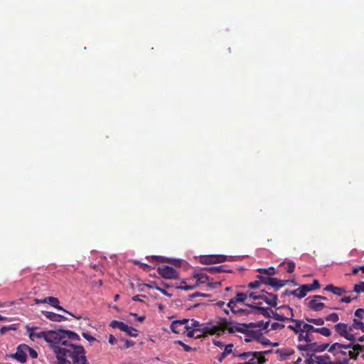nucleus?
Wrapping results in <instances>:
<instances>
[{
    "label": "nucleus",
    "mask_w": 364,
    "mask_h": 364,
    "mask_svg": "<svg viewBox=\"0 0 364 364\" xmlns=\"http://www.w3.org/2000/svg\"><path fill=\"white\" fill-rule=\"evenodd\" d=\"M257 278L259 280L260 284H264L268 285L272 277L269 276L262 275V274L257 276Z\"/></svg>",
    "instance_id": "39"
},
{
    "label": "nucleus",
    "mask_w": 364,
    "mask_h": 364,
    "mask_svg": "<svg viewBox=\"0 0 364 364\" xmlns=\"http://www.w3.org/2000/svg\"><path fill=\"white\" fill-rule=\"evenodd\" d=\"M182 328L183 326H181V323H179V321L177 320L173 321L171 324V329L175 333H180L181 331H183Z\"/></svg>",
    "instance_id": "31"
},
{
    "label": "nucleus",
    "mask_w": 364,
    "mask_h": 364,
    "mask_svg": "<svg viewBox=\"0 0 364 364\" xmlns=\"http://www.w3.org/2000/svg\"><path fill=\"white\" fill-rule=\"evenodd\" d=\"M272 316L274 319L279 321H284L288 320H292L291 317H284V315L277 313V311H271Z\"/></svg>",
    "instance_id": "29"
},
{
    "label": "nucleus",
    "mask_w": 364,
    "mask_h": 364,
    "mask_svg": "<svg viewBox=\"0 0 364 364\" xmlns=\"http://www.w3.org/2000/svg\"><path fill=\"white\" fill-rule=\"evenodd\" d=\"M191 326H189V328H191V329L200 328H203V327H204V326H206L208 324V323H200L199 321H198L196 320H194V319H191Z\"/></svg>",
    "instance_id": "37"
},
{
    "label": "nucleus",
    "mask_w": 364,
    "mask_h": 364,
    "mask_svg": "<svg viewBox=\"0 0 364 364\" xmlns=\"http://www.w3.org/2000/svg\"><path fill=\"white\" fill-rule=\"evenodd\" d=\"M257 272L259 274H265V276H269V277L274 275L276 274V271L274 267H269V268H266V269L260 268V269H257Z\"/></svg>",
    "instance_id": "32"
},
{
    "label": "nucleus",
    "mask_w": 364,
    "mask_h": 364,
    "mask_svg": "<svg viewBox=\"0 0 364 364\" xmlns=\"http://www.w3.org/2000/svg\"><path fill=\"white\" fill-rule=\"evenodd\" d=\"M252 353L253 352H245L237 355L234 353L235 355L240 357L242 360H249Z\"/></svg>",
    "instance_id": "46"
},
{
    "label": "nucleus",
    "mask_w": 364,
    "mask_h": 364,
    "mask_svg": "<svg viewBox=\"0 0 364 364\" xmlns=\"http://www.w3.org/2000/svg\"><path fill=\"white\" fill-rule=\"evenodd\" d=\"M230 323H227L225 321H223V318L219 321H211L208 322L206 326L200 328L191 329L189 325L183 327V329L187 333V336L189 338H200L208 336H220L223 333L228 332L232 333L234 331H240V328H232L229 326Z\"/></svg>",
    "instance_id": "1"
},
{
    "label": "nucleus",
    "mask_w": 364,
    "mask_h": 364,
    "mask_svg": "<svg viewBox=\"0 0 364 364\" xmlns=\"http://www.w3.org/2000/svg\"><path fill=\"white\" fill-rule=\"evenodd\" d=\"M299 341H306L307 343H311L314 340V336L311 333H300L298 336Z\"/></svg>",
    "instance_id": "24"
},
{
    "label": "nucleus",
    "mask_w": 364,
    "mask_h": 364,
    "mask_svg": "<svg viewBox=\"0 0 364 364\" xmlns=\"http://www.w3.org/2000/svg\"><path fill=\"white\" fill-rule=\"evenodd\" d=\"M228 306L230 309L231 311L235 314L242 315L245 313V310L242 309H236V303L233 299H230L228 304Z\"/></svg>",
    "instance_id": "23"
},
{
    "label": "nucleus",
    "mask_w": 364,
    "mask_h": 364,
    "mask_svg": "<svg viewBox=\"0 0 364 364\" xmlns=\"http://www.w3.org/2000/svg\"><path fill=\"white\" fill-rule=\"evenodd\" d=\"M325 291L332 292L333 294L337 296H342L343 294L347 293V291L343 287H337L333 284H328L324 288Z\"/></svg>",
    "instance_id": "16"
},
{
    "label": "nucleus",
    "mask_w": 364,
    "mask_h": 364,
    "mask_svg": "<svg viewBox=\"0 0 364 364\" xmlns=\"http://www.w3.org/2000/svg\"><path fill=\"white\" fill-rule=\"evenodd\" d=\"M290 321L294 323L295 325H289L288 326L287 328L293 331L296 334H299L300 333H302L303 320H296L292 318V320Z\"/></svg>",
    "instance_id": "19"
},
{
    "label": "nucleus",
    "mask_w": 364,
    "mask_h": 364,
    "mask_svg": "<svg viewBox=\"0 0 364 364\" xmlns=\"http://www.w3.org/2000/svg\"><path fill=\"white\" fill-rule=\"evenodd\" d=\"M355 316L360 319H362L364 317V309H358L355 311Z\"/></svg>",
    "instance_id": "56"
},
{
    "label": "nucleus",
    "mask_w": 364,
    "mask_h": 364,
    "mask_svg": "<svg viewBox=\"0 0 364 364\" xmlns=\"http://www.w3.org/2000/svg\"><path fill=\"white\" fill-rule=\"evenodd\" d=\"M27 353H29L30 356L32 358H38V353L36 350L30 348L28 346V349H27Z\"/></svg>",
    "instance_id": "55"
},
{
    "label": "nucleus",
    "mask_w": 364,
    "mask_h": 364,
    "mask_svg": "<svg viewBox=\"0 0 364 364\" xmlns=\"http://www.w3.org/2000/svg\"><path fill=\"white\" fill-rule=\"evenodd\" d=\"M261 303H257V305H249L250 307L257 309L259 313L267 318H271V309L268 308L262 307L259 305Z\"/></svg>",
    "instance_id": "20"
},
{
    "label": "nucleus",
    "mask_w": 364,
    "mask_h": 364,
    "mask_svg": "<svg viewBox=\"0 0 364 364\" xmlns=\"http://www.w3.org/2000/svg\"><path fill=\"white\" fill-rule=\"evenodd\" d=\"M298 348L300 350L306 351L308 354H309L310 343H306V345H299L298 346Z\"/></svg>",
    "instance_id": "59"
},
{
    "label": "nucleus",
    "mask_w": 364,
    "mask_h": 364,
    "mask_svg": "<svg viewBox=\"0 0 364 364\" xmlns=\"http://www.w3.org/2000/svg\"><path fill=\"white\" fill-rule=\"evenodd\" d=\"M52 350L58 359V364L70 363L68 358L72 359L73 364H89L85 355V350L82 346L69 344L68 348L55 345Z\"/></svg>",
    "instance_id": "2"
},
{
    "label": "nucleus",
    "mask_w": 364,
    "mask_h": 364,
    "mask_svg": "<svg viewBox=\"0 0 364 364\" xmlns=\"http://www.w3.org/2000/svg\"><path fill=\"white\" fill-rule=\"evenodd\" d=\"M225 321L227 323H231L229 326L234 328H240V331H234L232 333L235 332L243 333L245 335V341L248 343L252 341H260V338H262V333L259 331H253L248 330L247 326L245 323H240L233 322L232 321H229L227 318H223V321Z\"/></svg>",
    "instance_id": "3"
},
{
    "label": "nucleus",
    "mask_w": 364,
    "mask_h": 364,
    "mask_svg": "<svg viewBox=\"0 0 364 364\" xmlns=\"http://www.w3.org/2000/svg\"><path fill=\"white\" fill-rule=\"evenodd\" d=\"M257 341L264 345V346H268L270 344L269 340L267 338H264L262 334V338H260V341Z\"/></svg>",
    "instance_id": "62"
},
{
    "label": "nucleus",
    "mask_w": 364,
    "mask_h": 364,
    "mask_svg": "<svg viewBox=\"0 0 364 364\" xmlns=\"http://www.w3.org/2000/svg\"><path fill=\"white\" fill-rule=\"evenodd\" d=\"M278 309L284 311L282 315H284V317H291V318H293V317H294L293 309L291 307H289V306H285V305L281 306L280 307L278 308Z\"/></svg>",
    "instance_id": "28"
},
{
    "label": "nucleus",
    "mask_w": 364,
    "mask_h": 364,
    "mask_svg": "<svg viewBox=\"0 0 364 364\" xmlns=\"http://www.w3.org/2000/svg\"><path fill=\"white\" fill-rule=\"evenodd\" d=\"M42 314L48 319L53 321L60 322L67 319L64 316L51 311H42Z\"/></svg>",
    "instance_id": "12"
},
{
    "label": "nucleus",
    "mask_w": 364,
    "mask_h": 364,
    "mask_svg": "<svg viewBox=\"0 0 364 364\" xmlns=\"http://www.w3.org/2000/svg\"><path fill=\"white\" fill-rule=\"evenodd\" d=\"M236 296L241 301V303L245 302L247 299V294L242 292L237 293Z\"/></svg>",
    "instance_id": "54"
},
{
    "label": "nucleus",
    "mask_w": 364,
    "mask_h": 364,
    "mask_svg": "<svg viewBox=\"0 0 364 364\" xmlns=\"http://www.w3.org/2000/svg\"><path fill=\"white\" fill-rule=\"evenodd\" d=\"M306 321L310 323H313L316 326H322L324 324V320L321 318H306Z\"/></svg>",
    "instance_id": "36"
},
{
    "label": "nucleus",
    "mask_w": 364,
    "mask_h": 364,
    "mask_svg": "<svg viewBox=\"0 0 364 364\" xmlns=\"http://www.w3.org/2000/svg\"><path fill=\"white\" fill-rule=\"evenodd\" d=\"M328 343L319 345L317 343L311 342L310 343L309 354L316 352H323L328 348Z\"/></svg>",
    "instance_id": "18"
},
{
    "label": "nucleus",
    "mask_w": 364,
    "mask_h": 364,
    "mask_svg": "<svg viewBox=\"0 0 364 364\" xmlns=\"http://www.w3.org/2000/svg\"><path fill=\"white\" fill-rule=\"evenodd\" d=\"M205 269H206V271H208V272H210L211 274H217V273H220V272H232L230 270L225 269L223 265L210 267L206 268Z\"/></svg>",
    "instance_id": "25"
},
{
    "label": "nucleus",
    "mask_w": 364,
    "mask_h": 364,
    "mask_svg": "<svg viewBox=\"0 0 364 364\" xmlns=\"http://www.w3.org/2000/svg\"><path fill=\"white\" fill-rule=\"evenodd\" d=\"M175 343L179 344L180 346H181L183 347V350L185 351H186V352H191L193 350V348L191 346L186 345V343H184L181 341H175Z\"/></svg>",
    "instance_id": "49"
},
{
    "label": "nucleus",
    "mask_w": 364,
    "mask_h": 364,
    "mask_svg": "<svg viewBox=\"0 0 364 364\" xmlns=\"http://www.w3.org/2000/svg\"><path fill=\"white\" fill-rule=\"evenodd\" d=\"M43 302H46V303H48L50 305H51L52 306H53L54 308L58 309V310H60V311H63L64 312L71 315L72 316L75 317L76 319L77 320H80L82 318V316H75L73 314H72L71 312L64 309L62 306H60L59 305V300L58 299L55 298V297H53V296H48L47 298H46Z\"/></svg>",
    "instance_id": "10"
},
{
    "label": "nucleus",
    "mask_w": 364,
    "mask_h": 364,
    "mask_svg": "<svg viewBox=\"0 0 364 364\" xmlns=\"http://www.w3.org/2000/svg\"><path fill=\"white\" fill-rule=\"evenodd\" d=\"M348 353L350 358H352L354 360L357 359V358L359 355V352H358L357 350H349Z\"/></svg>",
    "instance_id": "61"
},
{
    "label": "nucleus",
    "mask_w": 364,
    "mask_h": 364,
    "mask_svg": "<svg viewBox=\"0 0 364 364\" xmlns=\"http://www.w3.org/2000/svg\"><path fill=\"white\" fill-rule=\"evenodd\" d=\"M317 328H315L312 325H310L309 323H305L304 321H303V325H302V333H312V332H316L317 333Z\"/></svg>",
    "instance_id": "34"
},
{
    "label": "nucleus",
    "mask_w": 364,
    "mask_h": 364,
    "mask_svg": "<svg viewBox=\"0 0 364 364\" xmlns=\"http://www.w3.org/2000/svg\"><path fill=\"white\" fill-rule=\"evenodd\" d=\"M61 333H64L68 339H70L73 341H80V336L74 331H68H68L63 330V332H61Z\"/></svg>",
    "instance_id": "30"
},
{
    "label": "nucleus",
    "mask_w": 364,
    "mask_h": 364,
    "mask_svg": "<svg viewBox=\"0 0 364 364\" xmlns=\"http://www.w3.org/2000/svg\"><path fill=\"white\" fill-rule=\"evenodd\" d=\"M120 341L124 342V348H129L134 346V344H135V343L134 341L126 340L124 338H120Z\"/></svg>",
    "instance_id": "53"
},
{
    "label": "nucleus",
    "mask_w": 364,
    "mask_h": 364,
    "mask_svg": "<svg viewBox=\"0 0 364 364\" xmlns=\"http://www.w3.org/2000/svg\"><path fill=\"white\" fill-rule=\"evenodd\" d=\"M314 361L318 364H331L330 357L328 355H318L315 356Z\"/></svg>",
    "instance_id": "26"
},
{
    "label": "nucleus",
    "mask_w": 364,
    "mask_h": 364,
    "mask_svg": "<svg viewBox=\"0 0 364 364\" xmlns=\"http://www.w3.org/2000/svg\"><path fill=\"white\" fill-rule=\"evenodd\" d=\"M336 332L341 336L350 341V342H355L356 338L355 334L348 333L347 330L348 329V325L344 323H338L334 326Z\"/></svg>",
    "instance_id": "5"
},
{
    "label": "nucleus",
    "mask_w": 364,
    "mask_h": 364,
    "mask_svg": "<svg viewBox=\"0 0 364 364\" xmlns=\"http://www.w3.org/2000/svg\"><path fill=\"white\" fill-rule=\"evenodd\" d=\"M309 306L310 309L315 311H318L326 307V305L322 302H318L316 299H311L309 303Z\"/></svg>",
    "instance_id": "21"
},
{
    "label": "nucleus",
    "mask_w": 364,
    "mask_h": 364,
    "mask_svg": "<svg viewBox=\"0 0 364 364\" xmlns=\"http://www.w3.org/2000/svg\"><path fill=\"white\" fill-rule=\"evenodd\" d=\"M295 262L293 261H289L287 262V272L288 273H293L295 270Z\"/></svg>",
    "instance_id": "47"
},
{
    "label": "nucleus",
    "mask_w": 364,
    "mask_h": 364,
    "mask_svg": "<svg viewBox=\"0 0 364 364\" xmlns=\"http://www.w3.org/2000/svg\"><path fill=\"white\" fill-rule=\"evenodd\" d=\"M195 278L201 284L208 283L210 280L209 277L205 273H198L195 275Z\"/></svg>",
    "instance_id": "33"
},
{
    "label": "nucleus",
    "mask_w": 364,
    "mask_h": 364,
    "mask_svg": "<svg viewBox=\"0 0 364 364\" xmlns=\"http://www.w3.org/2000/svg\"><path fill=\"white\" fill-rule=\"evenodd\" d=\"M339 320V316L337 313H331L326 317V321L337 322Z\"/></svg>",
    "instance_id": "42"
},
{
    "label": "nucleus",
    "mask_w": 364,
    "mask_h": 364,
    "mask_svg": "<svg viewBox=\"0 0 364 364\" xmlns=\"http://www.w3.org/2000/svg\"><path fill=\"white\" fill-rule=\"evenodd\" d=\"M351 347V344H341L339 343H335L332 344L328 348V352L333 353L334 355L338 354V351L341 349H349Z\"/></svg>",
    "instance_id": "17"
},
{
    "label": "nucleus",
    "mask_w": 364,
    "mask_h": 364,
    "mask_svg": "<svg viewBox=\"0 0 364 364\" xmlns=\"http://www.w3.org/2000/svg\"><path fill=\"white\" fill-rule=\"evenodd\" d=\"M294 353V350L291 349H278L276 351V353L279 355V359L281 360H287Z\"/></svg>",
    "instance_id": "22"
},
{
    "label": "nucleus",
    "mask_w": 364,
    "mask_h": 364,
    "mask_svg": "<svg viewBox=\"0 0 364 364\" xmlns=\"http://www.w3.org/2000/svg\"><path fill=\"white\" fill-rule=\"evenodd\" d=\"M309 292L307 285L303 284L299 288L291 291L292 295L297 297L298 299H302L305 297L307 293Z\"/></svg>",
    "instance_id": "15"
},
{
    "label": "nucleus",
    "mask_w": 364,
    "mask_h": 364,
    "mask_svg": "<svg viewBox=\"0 0 364 364\" xmlns=\"http://www.w3.org/2000/svg\"><path fill=\"white\" fill-rule=\"evenodd\" d=\"M358 296H355L354 298H351V296H344L341 299V302L343 303H350L351 301L356 299Z\"/></svg>",
    "instance_id": "63"
},
{
    "label": "nucleus",
    "mask_w": 364,
    "mask_h": 364,
    "mask_svg": "<svg viewBox=\"0 0 364 364\" xmlns=\"http://www.w3.org/2000/svg\"><path fill=\"white\" fill-rule=\"evenodd\" d=\"M176 288L188 291V290H191V289H194L195 286L186 285V282L182 281L181 284L180 286L176 287Z\"/></svg>",
    "instance_id": "45"
},
{
    "label": "nucleus",
    "mask_w": 364,
    "mask_h": 364,
    "mask_svg": "<svg viewBox=\"0 0 364 364\" xmlns=\"http://www.w3.org/2000/svg\"><path fill=\"white\" fill-rule=\"evenodd\" d=\"M27 349H28V346L21 344L17 347L16 352L11 357L21 363H26L27 360Z\"/></svg>",
    "instance_id": "9"
},
{
    "label": "nucleus",
    "mask_w": 364,
    "mask_h": 364,
    "mask_svg": "<svg viewBox=\"0 0 364 364\" xmlns=\"http://www.w3.org/2000/svg\"><path fill=\"white\" fill-rule=\"evenodd\" d=\"M249 297L252 299L253 300L261 299V298H262V291L260 293L251 292L249 294Z\"/></svg>",
    "instance_id": "51"
},
{
    "label": "nucleus",
    "mask_w": 364,
    "mask_h": 364,
    "mask_svg": "<svg viewBox=\"0 0 364 364\" xmlns=\"http://www.w3.org/2000/svg\"><path fill=\"white\" fill-rule=\"evenodd\" d=\"M109 326L112 328H119L122 331H126L128 328H127V324L122 321H118L116 320H113L111 321Z\"/></svg>",
    "instance_id": "27"
},
{
    "label": "nucleus",
    "mask_w": 364,
    "mask_h": 364,
    "mask_svg": "<svg viewBox=\"0 0 364 364\" xmlns=\"http://www.w3.org/2000/svg\"><path fill=\"white\" fill-rule=\"evenodd\" d=\"M55 335L54 331H40V332H31L28 334L29 338L34 341L36 339L43 338L47 343H50L55 338L53 337Z\"/></svg>",
    "instance_id": "7"
},
{
    "label": "nucleus",
    "mask_w": 364,
    "mask_h": 364,
    "mask_svg": "<svg viewBox=\"0 0 364 364\" xmlns=\"http://www.w3.org/2000/svg\"><path fill=\"white\" fill-rule=\"evenodd\" d=\"M317 333L326 337H328L331 335V330L326 327L318 328Z\"/></svg>",
    "instance_id": "41"
},
{
    "label": "nucleus",
    "mask_w": 364,
    "mask_h": 364,
    "mask_svg": "<svg viewBox=\"0 0 364 364\" xmlns=\"http://www.w3.org/2000/svg\"><path fill=\"white\" fill-rule=\"evenodd\" d=\"M10 330H16V328L13 325L9 326H3L0 328V334L4 335Z\"/></svg>",
    "instance_id": "50"
},
{
    "label": "nucleus",
    "mask_w": 364,
    "mask_h": 364,
    "mask_svg": "<svg viewBox=\"0 0 364 364\" xmlns=\"http://www.w3.org/2000/svg\"><path fill=\"white\" fill-rule=\"evenodd\" d=\"M261 300H263L268 305L275 307L277 305V295L272 293H268L264 290L262 291Z\"/></svg>",
    "instance_id": "11"
},
{
    "label": "nucleus",
    "mask_w": 364,
    "mask_h": 364,
    "mask_svg": "<svg viewBox=\"0 0 364 364\" xmlns=\"http://www.w3.org/2000/svg\"><path fill=\"white\" fill-rule=\"evenodd\" d=\"M308 287V289H309V291L318 289L320 288V283L318 280L314 279L311 284H306Z\"/></svg>",
    "instance_id": "43"
},
{
    "label": "nucleus",
    "mask_w": 364,
    "mask_h": 364,
    "mask_svg": "<svg viewBox=\"0 0 364 364\" xmlns=\"http://www.w3.org/2000/svg\"><path fill=\"white\" fill-rule=\"evenodd\" d=\"M39 327L38 326H30L28 325L26 326V333L29 334L31 332H36L37 330H39Z\"/></svg>",
    "instance_id": "58"
},
{
    "label": "nucleus",
    "mask_w": 364,
    "mask_h": 364,
    "mask_svg": "<svg viewBox=\"0 0 364 364\" xmlns=\"http://www.w3.org/2000/svg\"><path fill=\"white\" fill-rule=\"evenodd\" d=\"M157 272L161 277L166 279H176L179 277L178 272L174 268L167 265L158 267Z\"/></svg>",
    "instance_id": "4"
},
{
    "label": "nucleus",
    "mask_w": 364,
    "mask_h": 364,
    "mask_svg": "<svg viewBox=\"0 0 364 364\" xmlns=\"http://www.w3.org/2000/svg\"><path fill=\"white\" fill-rule=\"evenodd\" d=\"M233 348V344H228L225 346L224 351L221 353L219 361H222L228 354H230Z\"/></svg>",
    "instance_id": "35"
},
{
    "label": "nucleus",
    "mask_w": 364,
    "mask_h": 364,
    "mask_svg": "<svg viewBox=\"0 0 364 364\" xmlns=\"http://www.w3.org/2000/svg\"><path fill=\"white\" fill-rule=\"evenodd\" d=\"M284 325L279 323H272L271 324V330H281L284 328Z\"/></svg>",
    "instance_id": "52"
},
{
    "label": "nucleus",
    "mask_w": 364,
    "mask_h": 364,
    "mask_svg": "<svg viewBox=\"0 0 364 364\" xmlns=\"http://www.w3.org/2000/svg\"><path fill=\"white\" fill-rule=\"evenodd\" d=\"M259 285H260V282L258 279V280L250 282L248 284V287H250V289H257L259 287Z\"/></svg>",
    "instance_id": "57"
},
{
    "label": "nucleus",
    "mask_w": 364,
    "mask_h": 364,
    "mask_svg": "<svg viewBox=\"0 0 364 364\" xmlns=\"http://www.w3.org/2000/svg\"><path fill=\"white\" fill-rule=\"evenodd\" d=\"M226 260L227 256L223 255H203L199 258L200 262L204 264L221 263L225 262Z\"/></svg>",
    "instance_id": "6"
},
{
    "label": "nucleus",
    "mask_w": 364,
    "mask_h": 364,
    "mask_svg": "<svg viewBox=\"0 0 364 364\" xmlns=\"http://www.w3.org/2000/svg\"><path fill=\"white\" fill-rule=\"evenodd\" d=\"M353 327H354L355 329H360L363 332H364V323L357 318H354L353 320Z\"/></svg>",
    "instance_id": "40"
},
{
    "label": "nucleus",
    "mask_w": 364,
    "mask_h": 364,
    "mask_svg": "<svg viewBox=\"0 0 364 364\" xmlns=\"http://www.w3.org/2000/svg\"><path fill=\"white\" fill-rule=\"evenodd\" d=\"M149 260L156 261L157 262H161L165 261L164 259L161 256H151Z\"/></svg>",
    "instance_id": "64"
},
{
    "label": "nucleus",
    "mask_w": 364,
    "mask_h": 364,
    "mask_svg": "<svg viewBox=\"0 0 364 364\" xmlns=\"http://www.w3.org/2000/svg\"><path fill=\"white\" fill-rule=\"evenodd\" d=\"M354 342H351L350 344H351L350 348H353L354 350L361 351L364 352V345H360V344H353Z\"/></svg>",
    "instance_id": "48"
},
{
    "label": "nucleus",
    "mask_w": 364,
    "mask_h": 364,
    "mask_svg": "<svg viewBox=\"0 0 364 364\" xmlns=\"http://www.w3.org/2000/svg\"><path fill=\"white\" fill-rule=\"evenodd\" d=\"M353 291L358 294L364 292V282H360L359 284H355Z\"/></svg>",
    "instance_id": "44"
},
{
    "label": "nucleus",
    "mask_w": 364,
    "mask_h": 364,
    "mask_svg": "<svg viewBox=\"0 0 364 364\" xmlns=\"http://www.w3.org/2000/svg\"><path fill=\"white\" fill-rule=\"evenodd\" d=\"M82 336L89 342L96 341V338L90 335L88 333H82Z\"/></svg>",
    "instance_id": "60"
},
{
    "label": "nucleus",
    "mask_w": 364,
    "mask_h": 364,
    "mask_svg": "<svg viewBox=\"0 0 364 364\" xmlns=\"http://www.w3.org/2000/svg\"><path fill=\"white\" fill-rule=\"evenodd\" d=\"M288 282L289 280H282L276 277H272L268 285L272 287L274 291H278L280 288L284 287Z\"/></svg>",
    "instance_id": "14"
},
{
    "label": "nucleus",
    "mask_w": 364,
    "mask_h": 364,
    "mask_svg": "<svg viewBox=\"0 0 364 364\" xmlns=\"http://www.w3.org/2000/svg\"><path fill=\"white\" fill-rule=\"evenodd\" d=\"M61 332H63V330L54 331L55 335L53 337L55 338V340L53 339L52 341H50L51 348L55 345L62 346V348H68V346L70 344L68 341V338L65 336V335L64 333H61Z\"/></svg>",
    "instance_id": "8"
},
{
    "label": "nucleus",
    "mask_w": 364,
    "mask_h": 364,
    "mask_svg": "<svg viewBox=\"0 0 364 364\" xmlns=\"http://www.w3.org/2000/svg\"><path fill=\"white\" fill-rule=\"evenodd\" d=\"M266 361L264 356H261L259 352H253L247 362L245 364H262Z\"/></svg>",
    "instance_id": "13"
},
{
    "label": "nucleus",
    "mask_w": 364,
    "mask_h": 364,
    "mask_svg": "<svg viewBox=\"0 0 364 364\" xmlns=\"http://www.w3.org/2000/svg\"><path fill=\"white\" fill-rule=\"evenodd\" d=\"M127 328H128L126 331H124L123 332L126 333L127 335L131 336V337H136L138 336L137 330L132 326H129L127 325Z\"/></svg>",
    "instance_id": "38"
}]
</instances>
